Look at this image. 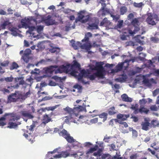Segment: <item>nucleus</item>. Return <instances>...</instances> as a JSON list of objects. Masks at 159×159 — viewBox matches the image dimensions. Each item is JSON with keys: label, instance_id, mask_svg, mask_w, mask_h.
Instances as JSON below:
<instances>
[{"label": "nucleus", "instance_id": "nucleus-10", "mask_svg": "<svg viewBox=\"0 0 159 159\" xmlns=\"http://www.w3.org/2000/svg\"><path fill=\"white\" fill-rule=\"evenodd\" d=\"M38 19H41L40 22L44 21V23L47 25H52L55 24V21L54 20L51 19V16L49 15L45 18L43 17L42 16L38 15L37 16ZM39 21L40 20H39Z\"/></svg>", "mask_w": 159, "mask_h": 159}, {"label": "nucleus", "instance_id": "nucleus-58", "mask_svg": "<svg viewBox=\"0 0 159 159\" xmlns=\"http://www.w3.org/2000/svg\"><path fill=\"white\" fill-rule=\"evenodd\" d=\"M15 80L16 82H18L19 81L20 84H23L24 83L23 80L20 78H17L15 79Z\"/></svg>", "mask_w": 159, "mask_h": 159}, {"label": "nucleus", "instance_id": "nucleus-63", "mask_svg": "<svg viewBox=\"0 0 159 159\" xmlns=\"http://www.w3.org/2000/svg\"><path fill=\"white\" fill-rule=\"evenodd\" d=\"M151 40L152 41L155 43H157L159 41V39L156 37H152L151 38Z\"/></svg>", "mask_w": 159, "mask_h": 159}, {"label": "nucleus", "instance_id": "nucleus-56", "mask_svg": "<svg viewBox=\"0 0 159 159\" xmlns=\"http://www.w3.org/2000/svg\"><path fill=\"white\" fill-rule=\"evenodd\" d=\"M152 124L154 126L158 125L159 122L156 120H153L151 122Z\"/></svg>", "mask_w": 159, "mask_h": 159}, {"label": "nucleus", "instance_id": "nucleus-41", "mask_svg": "<svg viewBox=\"0 0 159 159\" xmlns=\"http://www.w3.org/2000/svg\"><path fill=\"white\" fill-rule=\"evenodd\" d=\"M19 66L15 62H13L10 67V69L12 70L15 69H16Z\"/></svg>", "mask_w": 159, "mask_h": 159}, {"label": "nucleus", "instance_id": "nucleus-19", "mask_svg": "<svg viewBox=\"0 0 159 159\" xmlns=\"http://www.w3.org/2000/svg\"><path fill=\"white\" fill-rule=\"evenodd\" d=\"M70 43L72 46L75 49H77L80 47L81 48V46L83 45V43H80L79 42H76L73 40H71L70 41Z\"/></svg>", "mask_w": 159, "mask_h": 159}, {"label": "nucleus", "instance_id": "nucleus-39", "mask_svg": "<svg viewBox=\"0 0 159 159\" xmlns=\"http://www.w3.org/2000/svg\"><path fill=\"white\" fill-rule=\"evenodd\" d=\"M140 107L141 108L139 111L140 112H145L147 113L149 111L148 110L145 108L144 107H142V106H141Z\"/></svg>", "mask_w": 159, "mask_h": 159}, {"label": "nucleus", "instance_id": "nucleus-27", "mask_svg": "<svg viewBox=\"0 0 159 159\" xmlns=\"http://www.w3.org/2000/svg\"><path fill=\"white\" fill-rule=\"evenodd\" d=\"M10 30L11 32V34L14 36H17V32L18 29L14 27H12L9 29Z\"/></svg>", "mask_w": 159, "mask_h": 159}, {"label": "nucleus", "instance_id": "nucleus-8", "mask_svg": "<svg viewBox=\"0 0 159 159\" xmlns=\"http://www.w3.org/2000/svg\"><path fill=\"white\" fill-rule=\"evenodd\" d=\"M38 17L36 18V20H34L32 19V17H30L29 18H25L24 19H22L21 21L22 26H19V28H21V27L25 28H29V29L30 27L29 26V24L30 23H31L33 22H34L36 23L37 24V21H39V20H38Z\"/></svg>", "mask_w": 159, "mask_h": 159}, {"label": "nucleus", "instance_id": "nucleus-9", "mask_svg": "<svg viewBox=\"0 0 159 159\" xmlns=\"http://www.w3.org/2000/svg\"><path fill=\"white\" fill-rule=\"evenodd\" d=\"M148 17L146 19V21L149 24L154 25H155L156 22L158 20L157 16V15L151 13H148L147 15Z\"/></svg>", "mask_w": 159, "mask_h": 159}, {"label": "nucleus", "instance_id": "nucleus-18", "mask_svg": "<svg viewBox=\"0 0 159 159\" xmlns=\"http://www.w3.org/2000/svg\"><path fill=\"white\" fill-rule=\"evenodd\" d=\"M143 83L147 86L150 87V86L152 84H156L157 82L153 79H151L150 80L146 79L145 78V77H143Z\"/></svg>", "mask_w": 159, "mask_h": 159}, {"label": "nucleus", "instance_id": "nucleus-49", "mask_svg": "<svg viewBox=\"0 0 159 159\" xmlns=\"http://www.w3.org/2000/svg\"><path fill=\"white\" fill-rule=\"evenodd\" d=\"M108 23L107 21V19L106 18H105L103 20L101 23L100 25L101 26L104 25L106 26L107 25V23Z\"/></svg>", "mask_w": 159, "mask_h": 159}, {"label": "nucleus", "instance_id": "nucleus-15", "mask_svg": "<svg viewBox=\"0 0 159 159\" xmlns=\"http://www.w3.org/2000/svg\"><path fill=\"white\" fill-rule=\"evenodd\" d=\"M101 5L102 6L101 8L98 12V14L99 17L104 16L106 14L109 12L108 10L104 8L106 6V4L105 3H102Z\"/></svg>", "mask_w": 159, "mask_h": 159}, {"label": "nucleus", "instance_id": "nucleus-33", "mask_svg": "<svg viewBox=\"0 0 159 159\" xmlns=\"http://www.w3.org/2000/svg\"><path fill=\"white\" fill-rule=\"evenodd\" d=\"M120 156V152L117 151L116 154L115 156H114L113 157H110L109 159H120L121 157Z\"/></svg>", "mask_w": 159, "mask_h": 159}, {"label": "nucleus", "instance_id": "nucleus-6", "mask_svg": "<svg viewBox=\"0 0 159 159\" xmlns=\"http://www.w3.org/2000/svg\"><path fill=\"white\" fill-rule=\"evenodd\" d=\"M89 14L85 11H82L78 13V17L75 22H77L79 21L82 23H85L89 21Z\"/></svg>", "mask_w": 159, "mask_h": 159}, {"label": "nucleus", "instance_id": "nucleus-11", "mask_svg": "<svg viewBox=\"0 0 159 159\" xmlns=\"http://www.w3.org/2000/svg\"><path fill=\"white\" fill-rule=\"evenodd\" d=\"M19 99L21 100L20 93L18 92L11 94L8 97V102H16Z\"/></svg>", "mask_w": 159, "mask_h": 159}, {"label": "nucleus", "instance_id": "nucleus-54", "mask_svg": "<svg viewBox=\"0 0 159 159\" xmlns=\"http://www.w3.org/2000/svg\"><path fill=\"white\" fill-rule=\"evenodd\" d=\"M159 93V89H157L152 92V95L154 97L157 96Z\"/></svg>", "mask_w": 159, "mask_h": 159}, {"label": "nucleus", "instance_id": "nucleus-14", "mask_svg": "<svg viewBox=\"0 0 159 159\" xmlns=\"http://www.w3.org/2000/svg\"><path fill=\"white\" fill-rule=\"evenodd\" d=\"M66 139L69 143H73V144L74 146H77L79 147H82V145L74 139L72 137L70 136L69 134L67 136Z\"/></svg>", "mask_w": 159, "mask_h": 159}, {"label": "nucleus", "instance_id": "nucleus-7", "mask_svg": "<svg viewBox=\"0 0 159 159\" xmlns=\"http://www.w3.org/2000/svg\"><path fill=\"white\" fill-rule=\"evenodd\" d=\"M135 60H136L134 59L126 60L124 62L119 63L116 66V69H112L110 73H114L120 71L121 70L123 66H124L125 67H127L128 65V62L131 61H132V62H133L135 61Z\"/></svg>", "mask_w": 159, "mask_h": 159}, {"label": "nucleus", "instance_id": "nucleus-1", "mask_svg": "<svg viewBox=\"0 0 159 159\" xmlns=\"http://www.w3.org/2000/svg\"><path fill=\"white\" fill-rule=\"evenodd\" d=\"M93 63L95 64V66L90 65L89 66V70H82L79 73L75 71V68L79 69L80 64L76 61H74L73 64L70 65L69 64L64 65L60 66L58 68L56 66H51L45 68L44 70L47 74H55L61 73L63 72L69 73L72 75L78 77L79 81L84 84H89V82L86 80V79L89 78L90 80H93L96 78L102 79L104 77V70L102 65V62H96L93 61Z\"/></svg>", "mask_w": 159, "mask_h": 159}, {"label": "nucleus", "instance_id": "nucleus-52", "mask_svg": "<svg viewBox=\"0 0 159 159\" xmlns=\"http://www.w3.org/2000/svg\"><path fill=\"white\" fill-rule=\"evenodd\" d=\"M120 124H121L123 125V126L125 128L127 127L128 126V125L127 123L125 122H123L120 121V120H117L116 121Z\"/></svg>", "mask_w": 159, "mask_h": 159}, {"label": "nucleus", "instance_id": "nucleus-50", "mask_svg": "<svg viewBox=\"0 0 159 159\" xmlns=\"http://www.w3.org/2000/svg\"><path fill=\"white\" fill-rule=\"evenodd\" d=\"M52 78L55 80H59L60 81H61L62 80H64L66 79V77H64L61 78L60 77H58L57 76H53Z\"/></svg>", "mask_w": 159, "mask_h": 159}, {"label": "nucleus", "instance_id": "nucleus-26", "mask_svg": "<svg viewBox=\"0 0 159 159\" xmlns=\"http://www.w3.org/2000/svg\"><path fill=\"white\" fill-rule=\"evenodd\" d=\"M22 115L24 117H27L29 119H32L34 117V116L32 114L26 111H23Z\"/></svg>", "mask_w": 159, "mask_h": 159}, {"label": "nucleus", "instance_id": "nucleus-12", "mask_svg": "<svg viewBox=\"0 0 159 159\" xmlns=\"http://www.w3.org/2000/svg\"><path fill=\"white\" fill-rule=\"evenodd\" d=\"M132 23L135 27V30H134L133 31L131 30H129L128 31L130 34L133 35L135 34L136 32L139 31V30L138 27L139 25V22L138 19L135 18L133 20Z\"/></svg>", "mask_w": 159, "mask_h": 159}, {"label": "nucleus", "instance_id": "nucleus-53", "mask_svg": "<svg viewBox=\"0 0 159 159\" xmlns=\"http://www.w3.org/2000/svg\"><path fill=\"white\" fill-rule=\"evenodd\" d=\"M92 144L90 142H85L83 144V146L84 147H87V148H90L92 145Z\"/></svg>", "mask_w": 159, "mask_h": 159}, {"label": "nucleus", "instance_id": "nucleus-32", "mask_svg": "<svg viewBox=\"0 0 159 159\" xmlns=\"http://www.w3.org/2000/svg\"><path fill=\"white\" fill-rule=\"evenodd\" d=\"M10 24V23L8 21H5L3 23L1 24L0 29H5L6 26Z\"/></svg>", "mask_w": 159, "mask_h": 159}, {"label": "nucleus", "instance_id": "nucleus-13", "mask_svg": "<svg viewBox=\"0 0 159 159\" xmlns=\"http://www.w3.org/2000/svg\"><path fill=\"white\" fill-rule=\"evenodd\" d=\"M141 126L143 130L147 131L149 129L151 126V125L149 123V121L148 118H144V121L141 123Z\"/></svg>", "mask_w": 159, "mask_h": 159}, {"label": "nucleus", "instance_id": "nucleus-28", "mask_svg": "<svg viewBox=\"0 0 159 159\" xmlns=\"http://www.w3.org/2000/svg\"><path fill=\"white\" fill-rule=\"evenodd\" d=\"M98 121V118H95L91 120L90 121H88L86 120V124L90 125L92 124H94L97 123Z\"/></svg>", "mask_w": 159, "mask_h": 159}, {"label": "nucleus", "instance_id": "nucleus-3", "mask_svg": "<svg viewBox=\"0 0 159 159\" xmlns=\"http://www.w3.org/2000/svg\"><path fill=\"white\" fill-rule=\"evenodd\" d=\"M85 107L86 105L84 103H83V106H79L74 107L73 109L68 107H66L65 108H64V110L65 111L68 112L70 115L69 116L66 117V119L65 120V122L67 123L73 122L77 124L78 123L75 119H77V117H78V113L80 111H86Z\"/></svg>", "mask_w": 159, "mask_h": 159}, {"label": "nucleus", "instance_id": "nucleus-21", "mask_svg": "<svg viewBox=\"0 0 159 159\" xmlns=\"http://www.w3.org/2000/svg\"><path fill=\"white\" fill-rule=\"evenodd\" d=\"M25 138L27 139L29 141H31V143H33L34 141V138L33 136L31 135V133H30L28 134H23Z\"/></svg>", "mask_w": 159, "mask_h": 159}, {"label": "nucleus", "instance_id": "nucleus-61", "mask_svg": "<svg viewBox=\"0 0 159 159\" xmlns=\"http://www.w3.org/2000/svg\"><path fill=\"white\" fill-rule=\"evenodd\" d=\"M139 102L141 106H142V107L143 105H144L146 103L147 101L145 99H143L141 100H140Z\"/></svg>", "mask_w": 159, "mask_h": 159}, {"label": "nucleus", "instance_id": "nucleus-45", "mask_svg": "<svg viewBox=\"0 0 159 159\" xmlns=\"http://www.w3.org/2000/svg\"><path fill=\"white\" fill-rule=\"evenodd\" d=\"M143 37H141L140 35H138L137 37L135 38L136 42L140 43H142V42L140 40V39H143Z\"/></svg>", "mask_w": 159, "mask_h": 159}, {"label": "nucleus", "instance_id": "nucleus-30", "mask_svg": "<svg viewBox=\"0 0 159 159\" xmlns=\"http://www.w3.org/2000/svg\"><path fill=\"white\" fill-rule=\"evenodd\" d=\"M86 117L84 116H80L78 119L77 120V121H79L80 123L85 122L86 123V121H85Z\"/></svg>", "mask_w": 159, "mask_h": 159}, {"label": "nucleus", "instance_id": "nucleus-35", "mask_svg": "<svg viewBox=\"0 0 159 159\" xmlns=\"http://www.w3.org/2000/svg\"><path fill=\"white\" fill-rule=\"evenodd\" d=\"M88 28L90 30L97 29L98 28V25L96 23L89 25Z\"/></svg>", "mask_w": 159, "mask_h": 159}, {"label": "nucleus", "instance_id": "nucleus-57", "mask_svg": "<svg viewBox=\"0 0 159 159\" xmlns=\"http://www.w3.org/2000/svg\"><path fill=\"white\" fill-rule=\"evenodd\" d=\"M73 88L75 89H77L78 91H80L82 89V86L76 84L74 86Z\"/></svg>", "mask_w": 159, "mask_h": 159}, {"label": "nucleus", "instance_id": "nucleus-25", "mask_svg": "<svg viewBox=\"0 0 159 159\" xmlns=\"http://www.w3.org/2000/svg\"><path fill=\"white\" fill-rule=\"evenodd\" d=\"M59 134L60 135L63 136L65 139L69 134L64 129H63L61 131H59Z\"/></svg>", "mask_w": 159, "mask_h": 159}, {"label": "nucleus", "instance_id": "nucleus-17", "mask_svg": "<svg viewBox=\"0 0 159 159\" xmlns=\"http://www.w3.org/2000/svg\"><path fill=\"white\" fill-rule=\"evenodd\" d=\"M31 50L29 48L27 49L24 52L23 56L22 58L26 63H27L29 60V55L30 54Z\"/></svg>", "mask_w": 159, "mask_h": 159}, {"label": "nucleus", "instance_id": "nucleus-59", "mask_svg": "<svg viewBox=\"0 0 159 159\" xmlns=\"http://www.w3.org/2000/svg\"><path fill=\"white\" fill-rule=\"evenodd\" d=\"M8 63L9 61L7 60L2 62L0 63V65L2 66H7L8 65Z\"/></svg>", "mask_w": 159, "mask_h": 159}, {"label": "nucleus", "instance_id": "nucleus-55", "mask_svg": "<svg viewBox=\"0 0 159 159\" xmlns=\"http://www.w3.org/2000/svg\"><path fill=\"white\" fill-rule=\"evenodd\" d=\"M13 79V78L12 76L10 77H8L5 78L4 79V80L7 82H11Z\"/></svg>", "mask_w": 159, "mask_h": 159}, {"label": "nucleus", "instance_id": "nucleus-29", "mask_svg": "<svg viewBox=\"0 0 159 159\" xmlns=\"http://www.w3.org/2000/svg\"><path fill=\"white\" fill-rule=\"evenodd\" d=\"M7 115V114H6L4 116L0 118V126H3L6 125V123L4 121L6 119L5 117Z\"/></svg>", "mask_w": 159, "mask_h": 159}, {"label": "nucleus", "instance_id": "nucleus-2", "mask_svg": "<svg viewBox=\"0 0 159 159\" xmlns=\"http://www.w3.org/2000/svg\"><path fill=\"white\" fill-rule=\"evenodd\" d=\"M102 148H99L97 145L88 149L86 152V155L81 153L72 155L75 159H105L108 155L102 154Z\"/></svg>", "mask_w": 159, "mask_h": 159}, {"label": "nucleus", "instance_id": "nucleus-22", "mask_svg": "<svg viewBox=\"0 0 159 159\" xmlns=\"http://www.w3.org/2000/svg\"><path fill=\"white\" fill-rule=\"evenodd\" d=\"M121 98L123 100L125 101L131 102L132 100V99L131 98H129L128 96L125 94H123L121 96Z\"/></svg>", "mask_w": 159, "mask_h": 159}, {"label": "nucleus", "instance_id": "nucleus-40", "mask_svg": "<svg viewBox=\"0 0 159 159\" xmlns=\"http://www.w3.org/2000/svg\"><path fill=\"white\" fill-rule=\"evenodd\" d=\"M43 123H48L50 120V118L47 115H45L43 117Z\"/></svg>", "mask_w": 159, "mask_h": 159}, {"label": "nucleus", "instance_id": "nucleus-38", "mask_svg": "<svg viewBox=\"0 0 159 159\" xmlns=\"http://www.w3.org/2000/svg\"><path fill=\"white\" fill-rule=\"evenodd\" d=\"M30 92H28L26 93L25 95H22L20 93L21 99L22 100H25L27 97L30 96Z\"/></svg>", "mask_w": 159, "mask_h": 159}, {"label": "nucleus", "instance_id": "nucleus-47", "mask_svg": "<svg viewBox=\"0 0 159 159\" xmlns=\"http://www.w3.org/2000/svg\"><path fill=\"white\" fill-rule=\"evenodd\" d=\"M20 118V116L18 115H15L12 116V118L10 120L11 121H15L17 120Z\"/></svg>", "mask_w": 159, "mask_h": 159}, {"label": "nucleus", "instance_id": "nucleus-24", "mask_svg": "<svg viewBox=\"0 0 159 159\" xmlns=\"http://www.w3.org/2000/svg\"><path fill=\"white\" fill-rule=\"evenodd\" d=\"M98 116L100 118L102 119V121L104 122L107 119V113L104 112L99 115Z\"/></svg>", "mask_w": 159, "mask_h": 159}, {"label": "nucleus", "instance_id": "nucleus-48", "mask_svg": "<svg viewBox=\"0 0 159 159\" xmlns=\"http://www.w3.org/2000/svg\"><path fill=\"white\" fill-rule=\"evenodd\" d=\"M18 87V84H17L16 86H14L13 87H11V88L10 87H8V89H4V91L6 92H9L12 90L11 88H17Z\"/></svg>", "mask_w": 159, "mask_h": 159}, {"label": "nucleus", "instance_id": "nucleus-36", "mask_svg": "<svg viewBox=\"0 0 159 159\" xmlns=\"http://www.w3.org/2000/svg\"><path fill=\"white\" fill-rule=\"evenodd\" d=\"M37 47L38 48V49L40 50L44 49L45 48V46L44 45V43L43 42H41L38 43L37 45Z\"/></svg>", "mask_w": 159, "mask_h": 159}, {"label": "nucleus", "instance_id": "nucleus-34", "mask_svg": "<svg viewBox=\"0 0 159 159\" xmlns=\"http://www.w3.org/2000/svg\"><path fill=\"white\" fill-rule=\"evenodd\" d=\"M115 109L114 107H112L110 108L108 111V113L110 115H113L117 113L116 111H115Z\"/></svg>", "mask_w": 159, "mask_h": 159}, {"label": "nucleus", "instance_id": "nucleus-23", "mask_svg": "<svg viewBox=\"0 0 159 159\" xmlns=\"http://www.w3.org/2000/svg\"><path fill=\"white\" fill-rule=\"evenodd\" d=\"M58 107V105H56L54 106L53 107H46L45 108H42L41 109H40L39 111H44L46 110H54L56 109L57 107Z\"/></svg>", "mask_w": 159, "mask_h": 159}, {"label": "nucleus", "instance_id": "nucleus-4", "mask_svg": "<svg viewBox=\"0 0 159 159\" xmlns=\"http://www.w3.org/2000/svg\"><path fill=\"white\" fill-rule=\"evenodd\" d=\"M43 27L41 25H37L36 27L32 26L29 28V30L27 33H29L32 37L39 39L41 37L40 35L43 30Z\"/></svg>", "mask_w": 159, "mask_h": 159}, {"label": "nucleus", "instance_id": "nucleus-64", "mask_svg": "<svg viewBox=\"0 0 159 159\" xmlns=\"http://www.w3.org/2000/svg\"><path fill=\"white\" fill-rule=\"evenodd\" d=\"M128 37V36L127 34H123L121 36L120 38L122 40H126Z\"/></svg>", "mask_w": 159, "mask_h": 159}, {"label": "nucleus", "instance_id": "nucleus-62", "mask_svg": "<svg viewBox=\"0 0 159 159\" xmlns=\"http://www.w3.org/2000/svg\"><path fill=\"white\" fill-rule=\"evenodd\" d=\"M40 72L39 69H35L34 71H32L31 73L33 74H39Z\"/></svg>", "mask_w": 159, "mask_h": 159}, {"label": "nucleus", "instance_id": "nucleus-5", "mask_svg": "<svg viewBox=\"0 0 159 159\" xmlns=\"http://www.w3.org/2000/svg\"><path fill=\"white\" fill-rule=\"evenodd\" d=\"M92 36V34L90 32H88L85 34L84 39L82 40L83 44L81 46L82 49L88 51L91 48V45L89 41V38Z\"/></svg>", "mask_w": 159, "mask_h": 159}, {"label": "nucleus", "instance_id": "nucleus-31", "mask_svg": "<svg viewBox=\"0 0 159 159\" xmlns=\"http://www.w3.org/2000/svg\"><path fill=\"white\" fill-rule=\"evenodd\" d=\"M17 125L15 123L9 122L7 128L10 129L15 128L17 126Z\"/></svg>", "mask_w": 159, "mask_h": 159}, {"label": "nucleus", "instance_id": "nucleus-37", "mask_svg": "<svg viewBox=\"0 0 159 159\" xmlns=\"http://www.w3.org/2000/svg\"><path fill=\"white\" fill-rule=\"evenodd\" d=\"M127 9L126 7H122L120 8V11L121 15H124L127 11Z\"/></svg>", "mask_w": 159, "mask_h": 159}, {"label": "nucleus", "instance_id": "nucleus-60", "mask_svg": "<svg viewBox=\"0 0 159 159\" xmlns=\"http://www.w3.org/2000/svg\"><path fill=\"white\" fill-rule=\"evenodd\" d=\"M150 109L153 111H157L158 110V107L155 105H152Z\"/></svg>", "mask_w": 159, "mask_h": 159}, {"label": "nucleus", "instance_id": "nucleus-51", "mask_svg": "<svg viewBox=\"0 0 159 159\" xmlns=\"http://www.w3.org/2000/svg\"><path fill=\"white\" fill-rule=\"evenodd\" d=\"M138 107V105L137 104H135V105H132L131 108L133 110H135V111L136 112H137V111H139L137 110Z\"/></svg>", "mask_w": 159, "mask_h": 159}, {"label": "nucleus", "instance_id": "nucleus-43", "mask_svg": "<svg viewBox=\"0 0 159 159\" xmlns=\"http://www.w3.org/2000/svg\"><path fill=\"white\" fill-rule=\"evenodd\" d=\"M60 51V49L57 48H53L49 50V51L52 53H54L56 52H59Z\"/></svg>", "mask_w": 159, "mask_h": 159}, {"label": "nucleus", "instance_id": "nucleus-44", "mask_svg": "<svg viewBox=\"0 0 159 159\" xmlns=\"http://www.w3.org/2000/svg\"><path fill=\"white\" fill-rule=\"evenodd\" d=\"M112 138V137L106 135L104 137L103 140L106 142H108Z\"/></svg>", "mask_w": 159, "mask_h": 159}, {"label": "nucleus", "instance_id": "nucleus-16", "mask_svg": "<svg viewBox=\"0 0 159 159\" xmlns=\"http://www.w3.org/2000/svg\"><path fill=\"white\" fill-rule=\"evenodd\" d=\"M69 154L67 151L62 152L60 154H56L53 156V158L49 159H58L61 158H66L69 156Z\"/></svg>", "mask_w": 159, "mask_h": 159}, {"label": "nucleus", "instance_id": "nucleus-46", "mask_svg": "<svg viewBox=\"0 0 159 159\" xmlns=\"http://www.w3.org/2000/svg\"><path fill=\"white\" fill-rule=\"evenodd\" d=\"M133 5L135 7L138 8H140L143 5V4L142 2L139 3L134 2Z\"/></svg>", "mask_w": 159, "mask_h": 159}, {"label": "nucleus", "instance_id": "nucleus-42", "mask_svg": "<svg viewBox=\"0 0 159 159\" xmlns=\"http://www.w3.org/2000/svg\"><path fill=\"white\" fill-rule=\"evenodd\" d=\"M60 148H57L56 149H54L53 151L48 152V154L47 155V157H49V155L51 154L54 153L56 152L58 153L59 152L58 150Z\"/></svg>", "mask_w": 159, "mask_h": 159}, {"label": "nucleus", "instance_id": "nucleus-20", "mask_svg": "<svg viewBox=\"0 0 159 159\" xmlns=\"http://www.w3.org/2000/svg\"><path fill=\"white\" fill-rule=\"evenodd\" d=\"M129 115L122 114H119L117 116V118L119 120H125L127 118L129 117Z\"/></svg>", "mask_w": 159, "mask_h": 159}]
</instances>
